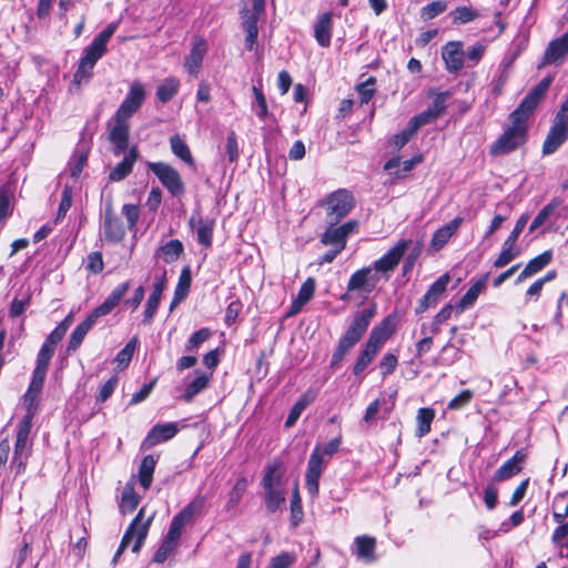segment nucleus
I'll return each mask as SVG.
<instances>
[{"label":"nucleus","instance_id":"obj_61","mask_svg":"<svg viewBox=\"0 0 568 568\" xmlns=\"http://www.w3.org/2000/svg\"><path fill=\"white\" fill-rule=\"evenodd\" d=\"M356 90L361 98V103H367L375 92V79L369 78L363 83L356 87Z\"/></svg>","mask_w":568,"mask_h":568},{"label":"nucleus","instance_id":"obj_20","mask_svg":"<svg viewBox=\"0 0 568 568\" xmlns=\"http://www.w3.org/2000/svg\"><path fill=\"white\" fill-rule=\"evenodd\" d=\"M100 317H101L100 315H98L94 311H92L83 322H81L79 325H77V327L73 329V332L70 336L69 343H68L67 351L69 353L75 352L80 347L85 335L93 327V325L97 323V321Z\"/></svg>","mask_w":568,"mask_h":568},{"label":"nucleus","instance_id":"obj_43","mask_svg":"<svg viewBox=\"0 0 568 568\" xmlns=\"http://www.w3.org/2000/svg\"><path fill=\"white\" fill-rule=\"evenodd\" d=\"M321 243L323 245H333L334 247L343 251L346 246V239L337 230L336 224H331V226L322 234Z\"/></svg>","mask_w":568,"mask_h":568},{"label":"nucleus","instance_id":"obj_57","mask_svg":"<svg viewBox=\"0 0 568 568\" xmlns=\"http://www.w3.org/2000/svg\"><path fill=\"white\" fill-rule=\"evenodd\" d=\"M246 486H247V480L244 477L240 478L235 483L234 487L232 488V490L230 493L227 508L237 506V504L240 503L242 496L244 495V493L246 490Z\"/></svg>","mask_w":568,"mask_h":568},{"label":"nucleus","instance_id":"obj_40","mask_svg":"<svg viewBox=\"0 0 568 568\" xmlns=\"http://www.w3.org/2000/svg\"><path fill=\"white\" fill-rule=\"evenodd\" d=\"M155 465L156 462L152 455H148L142 459L139 469V480L144 489H149L152 484Z\"/></svg>","mask_w":568,"mask_h":568},{"label":"nucleus","instance_id":"obj_27","mask_svg":"<svg viewBox=\"0 0 568 568\" xmlns=\"http://www.w3.org/2000/svg\"><path fill=\"white\" fill-rule=\"evenodd\" d=\"M315 280L308 277L301 286L296 298L292 302L288 311V316L296 315L303 308V306L311 301L315 293Z\"/></svg>","mask_w":568,"mask_h":568},{"label":"nucleus","instance_id":"obj_45","mask_svg":"<svg viewBox=\"0 0 568 568\" xmlns=\"http://www.w3.org/2000/svg\"><path fill=\"white\" fill-rule=\"evenodd\" d=\"M172 152L184 161L189 165H194V160L192 158L191 151L184 140H182L179 135H174L170 140Z\"/></svg>","mask_w":568,"mask_h":568},{"label":"nucleus","instance_id":"obj_52","mask_svg":"<svg viewBox=\"0 0 568 568\" xmlns=\"http://www.w3.org/2000/svg\"><path fill=\"white\" fill-rule=\"evenodd\" d=\"M479 17L480 13L477 10L466 6L457 7L454 11V22L459 24L468 23Z\"/></svg>","mask_w":568,"mask_h":568},{"label":"nucleus","instance_id":"obj_31","mask_svg":"<svg viewBox=\"0 0 568 568\" xmlns=\"http://www.w3.org/2000/svg\"><path fill=\"white\" fill-rule=\"evenodd\" d=\"M316 41L321 47H328L332 37V14L323 13L314 27Z\"/></svg>","mask_w":568,"mask_h":568},{"label":"nucleus","instance_id":"obj_41","mask_svg":"<svg viewBox=\"0 0 568 568\" xmlns=\"http://www.w3.org/2000/svg\"><path fill=\"white\" fill-rule=\"evenodd\" d=\"M562 201L558 197L552 199L534 219L529 226V232H535L538 227L544 225L546 221L555 213L561 205Z\"/></svg>","mask_w":568,"mask_h":568},{"label":"nucleus","instance_id":"obj_38","mask_svg":"<svg viewBox=\"0 0 568 568\" xmlns=\"http://www.w3.org/2000/svg\"><path fill=\"white\" fill-rule=\"evenodd\" d=\"M179 540L180 537H178L171 531H168L159 549L155 551L153 560L158 564L164 562L170 556V554L178 546Z\"/></svg>","mask_w":568,"mask_h":568},{"label":"nucleus","instance_id":"obj_6","mask_svg":"<svg viewBox=\"0 0 568 568\" xmlns=\"http://www.w3.org/2000/svg\"><path fill=\"white\" fill-rule=\"evenodd\" d=\"M33 413L29 412L18 424L14 452L11 466L16 473L24 471L28 458L30 456L29 435L32 427Z\"/></svg>","mask_w":568,"mask_h":568},{"label":"nucleus","instance_id":"obj_15","mask_svg":"<svg viewBox=\"0 0 568 568\" xmlns=\"http://www.w3.org/2000/svg\"><path fill=\"white\" fill-rule=\"evenodd\" d=\"M568 53V31L564 33L561 37L552 40L544 54V60L538 68L546 65H555L558 67L559 63L564 60L565 55Z\"/></svg>","mask_w":568,"mask_h":568},{"label":"nucleus","instance_id":"obj_62","mask_svg":"<svg viewBox=\"0 0 568 568\" xmlns=\"http://www.w3.org/2000/svg\"><path fill=\"white\" fill-rule=\"evenodd\" d=\"M436 119H438V116L428 108L427 110L412 118L409 123L417 131L420 126L432 123Z\"/></svg>","mask_w":568,"mask_h":568},{"label":"nucleus","instance_id":"obj_51","mask_svg":"<svg viewBox=\"0 0 568 568\" xmlns=\"http://www.w3.org/2000/svg\"><path fill=\"white\" fill-rule=\"evenodd\" d=\"M12 214L11 194L8 189H0V230L4 221Z\"/></svg>","mask_w":568,"mask_h":568},{"label":"nucleus","instance_id":"obj_64","mask_svg":"<svg viewBox=\"0 0 568 568\" xmlns=\"http://www.w3.org/2000/svg\"><path fill=\"white\" fill-rule=\"evenodd\" d=\"M295 562V556L290 552H282L271 559L268 568H290Z\"/></svg>","mask_w":568,"mask_h":568},{"label":"nucleus","instance_id":"obj_2","mask_svg":"<svg viewBox=\"0 0 568 568\" xmlns=\"http://www.w3.org/2000/svg\"><path fill=\"white\" fill-rule=\"evenodd\" d=\"M341 443L342 439L338 436L329 440L324 446L316 445L312 452L305 475V486L312 497H316L318 495V481L323 469L327 465L325 457H332L338 450Z\"/></svg>","mask_w":568,"mask_h":568},{"label":"nucleus","instance_id":"obj_46","mask_svg":"<svg viewBox=\"0 0 568 568\" xmlns=\"http://www.w3.org/2000/svg\"><path fill=\"white\" fill-rule=\"evenodd\" d=\"M178 80L168 78L158 87L156 97L162 103H166L178 93Z\"/></svg>","mask_w":568,"mask_h":568},{"label":"nucleus","instance_id":"obj_54","mask_svg":"<svg viewBox=\"0 0 568 568\" xmlns=\"http://www.w3.org/2000/svg\"><path fill=\"white\" fill-rule=\"evenodd\" d=\"M552 254L550 251H546L538 256L530 260L525 266L528 272L534 275L547 266L551 261Z\"/></svg>","mask_w":568,"mask_h":568},{"label":"nucleus","instance_id":"obj_1","mask_svg":"<svg viewBox=\"0 0 568 568\" xmlns=\"http://www.w3.org/2000/svg\"><path fill=\"white\" fill-rule=\"evenodd\" d=\"M552 82L548 75L535 85L519 105L508 115V123L503 133L490 145L489 153L494 156L508 154L523 146L528 138L529 120L544 99Z\"/></svg>","mask_w":568,"mask_h":568},{"label":"nucleus","instance_id":"obj_47","mask_svg":"<svg viewBox=\"0 0 568 568\" xmlns=\"http://www.w3.org/2000/svg\"><path fill=\"white\" fill-rule=\"evenodd\" d=\"M192 282L191 271L189 267H184L181 271L179 283L175 287L174 292V302H181L184 300L189 293L190 286Z\"/></svg>","mask_w":568,"mask_h":568},{"label":"nucleus","instance_id":"obj_8","mask_svg":"<svg viewBox=\"0 0 568 568\" xmlns=\"http://www.w3.org/2000/svg\"><path fill=\"white\" fill-rule=\"evenodd\" d=\"M354 204L353 194L345 189L331 193L323 202V205L326 206L327 222L336 224L352 211Z\"/></svg>","mask_w":568,"mask_h":568},{"label":"nucleus","instance_id":"obj_44","mask_svg":"<svg viewBox=\"0 0 568 568\" xmlns=\"http://www.w3.org/2000/svg\"><path fill=\"white\" fill-rule=\"evenodd\" d=\"M486 47L483 43H475L468 48L464 47L466 69L475 68L484 57Z\"/></svg>","mask_w":568,"mask_h":568},{"label":"nucleus","instance_id":"obj_3","mask_svg":"<svg viewBox=\"0 0 568 568\" xmlns=\"http://www.w3.org/2000/svg\"><path fill=\"white\" fill-rule=\"evenodd\" d=\"M393 333V317H386L378 326L374 327L359 354L354 368V375L361 374L375 358L385 342Z\"/></svg>","mask_w":568,"mask_h":568},{"label":"nucleus","instance_id":"obj_56","mask_svg":"<svg viewBox=\"0 0 568 568\" xmlns=\"http://www.w3.org/2000/svg\"><path fill=\"white\" fill-rule=\"evenodd\" d=\"M450 281L449 274H443L439 276L426 292V294L435 302L442 296V294L446 291V287Z\"/></svg>","mask_w":568,"mask_h":568},{"label":"nucleus","instance_id":"obj_60","mask_svg":"<svg viewBox=\"0 0 568 568\" xmlns=\"http://www.w3.org/2000/svg\"><path fill=\"white\" fill-rule=\"evenodd\" d=\"M30 304V295L28 293L23 294L21 297H14L12 303H11V306H10V316L11 317H18L20 316L24 310L29 306Z\"/></svg>","mask_w":568,"mask_h":568},{"label":"nucleus","instance_id":"obj_19","mask_svg":"<svg viewBox=\"0 0 568 568\" xmlns=\"http://www.w3.org/2000/svg\"><path fill=\"white\" fill-rule=\"evenodd\" d=\"M526 453L520 449L515 453V455L506 460L495 473L494 480L495 481H505L521 470V464L526 459Z\"/></svg>","mask_w":568,"mask_h":568},{"label":"nucleus","instance_id":"obj_18","mask_svg":"<svg viewBox=\"0 0 568 568\" xmlns=\"http://www.w3.org/2000/svg\"><path fill=\"white\" fill-rule=\"evenodd\" d=\"M241 13L243 18V29L246 32L245 43L246 47L252 50L258 34L257 21L264 11H258L253 7L252 9H243Z\"/></svg>","mask_w":568,"mask_h":568},{"label":"nucleus","instance_id":"obj_49","mask_svg":"<svg viewBox=\"0 0 568 568\" xmlns=\"http://www.w3.org/2000/svg\"><path fill=\"white\" fill-rule=\"evenodd\" d=\"M435 417V412L432 408H420L417 414V435L425 436L430 430V424Z\"/></svg>","mask_w":568,"mask_h":568},{"label":"nucleus","instance_id":"obj_26","mask_svg":"<svg viewBox=\"0 0 568 568\" xmlns=\"http://www.w3.org/2000/svg\"><path fill=\"white\" fill-rule=\"evenodd\" d=\"M463 222L464 219L462 216H456L449 223L438 229L432 239V247L436 251L443 248L450 237L458 231Z\"/></svg>","mask_w":568,"mask_h":568},{"label":"nucleus","instance_id":"obj_17","mask_svg":"<svg viewBox=\"0 0 568 568\" xmlns=\"http://www.w3.org/2000/svg\"><path fill=\"white\" fill-rule=\"evenodd\" d=\"M377 282L378 277L373 274V270L371 267H363L352 274L347 283V291H365L369 293L373 291Z\"/></svg>","mask_w":568,"mask_h":568},{"label":"nucleus","instance_id":"obj_50","mask_svg":"<svg viewBox=\"0 0 568 568\" xmlns=\"http://www.w3.org/2000/svg\"><path fill=\"white\" fill-rule=\"evenodd\" d=\"M303 519L302 499L298 491V485L295 484L292 498H291V520L294 526H297Z\"/></svg>","mask_w":568,"mask_h":568},{"label":"nucleus","instance_id":"obj_37","mask_svg":"<svg viewBox=\"0 0 568 568\" xmlns=\"http://www.w3.org/2000/svg\"><path fill=\"white\" fill-rule=\"evenodd\" d=\"M487 278H488V274H486L483 278L477 281L475 284H473L468 288V291L465 293V295L460 298L459 304L457 306L459 312H464L466 308L474 305V303L478 298L479 294L484 290Z\"/></svg>","mask_w":568,"mask_h":568},{"label":"nucleus","instance_id":"obj_35","mask_svg":"<svg viewBox=\"0 0 568 568\" xmlns=\"http://www.w3.org/2000/svg\"><path fill=\"white\" fill-rule=\"evenodd\" d=\"M314 400H315L314 393L307 392V393L303 394L298 398V400L293 405V407L291 408V412L285 422V427L286 428L292 427L297 422V419L300 418L302 413L306 409V407L308 405H311Z\"/></svg>","mask_w":568,"mask_h":568},{"label":"nucleus","instance_id":"obj_9","mask_svg":"<svg viewBox=\"0 0 568 568\" xmlns=\"http://www.w3.org/2000/svg\"><path fill=\"white\" fill-rule=\"evenodd\" d=\"M376 306L371 305L367 308L357 312L345 334L341 337L338 344L347 349L353 348L367 331L372 318L375 316Z\"/></svg>","mask_w":568,"mask_h":568},{"label":"nucleus","instance_id":"obj_16","mask_svg":"<svg viewBox=\"0 0 568 568\" xmlns=\"http://www.w3.org/2000/svg\"><path fill=\"white\" fill-rule=\"evenodd\" d=\"M443 59L449 71H459L466 69L465 55H464V43L460 41H450L443 47L442 50Z\"/></svg>","mask_w":568,"mask_h":568},{"label":"nucleus","instance_id":"obj_13","mask_svg":"<svg viewBox=\"0 0 568 568\" xmlns=\"http://www.w3.org/2000/svg\"><path fill=\"white\" fill-rule=\"evenodd\" d=\"M144 97L145 93L143 87L140 83H133L128 95L119 106L114 118L128 121V119L140 109L144 101Z\"/></svg>","mask_w":568,"mask_h":568},{"label":"nucleus","instance_id":"obj_34","mask_svg":"<svg viewBox=\"0 0 568 568\" xmlns=\"http://www.w3.org/2000/svg\"><path fill=\"white\" fill-rule=\"evenodd\" d=\"M211 377L212 375L205 373L197 374L196 377L185 386L184 394L181 398L186 403L192 402L197 394L209 386Z\"/></svg>","mask_w":568,"mask_h":568},{"label":"nucleus","instance_id":"obj_53","mask_svg":"<svg viewBox=\"0 0 568 568\" xmlns=\"http://www.w3.org/2000/svg\"><path fill=\"white\" fill-rule=\"evenodd\" d=\"M136 344H138V338L136 337H133L125 346L124 348H122L116 357H115V363H118L119 367L121 368H124L126 367L131 359H132V356H133V353L136 348Z\"/></svg>","mask_w":568,"mask_h":568},{"label":"nucleus","instance_id":"obj_29","mask_svg":"<svg viewBox=\"0 0 568 568\" xmlns=\"http://www.w3.org/2000/svg\"><path fill=\"white\" fill-rule=\"evenodd\" d=\"M190 224L195 227L197 242L205 247H210L212 245L214 221L199 217L195 222L194 216H192Z\"/></svg>","mask_w":568,"mask_h":568},{"label":"nucleus","instance_id":"obj_42","mask_svg":"<svg viewBox=\"0 0 568 568\" xmlns=\"http://www.w3.org/2000/svg\"><path fill=\"white\" fill-rule=\"evenodd\" d=\"M206 52V43L204 40L200 39L196 40L191 49L190 54L187 55L185 60V67H187L190 70H194L196 68H200L203 58Z\"/></svg>","mask_w":568,"mask_h":568},{"label":"nucleus","instance_id":"obj_36","mask_svg":"<svg viewBox=\"0 0 568 568\" xmlns=\"http://www.w3.org/2000/svg\"><path fill=\"white\" fill-rule=\"evenodd\" d=\"M140 503V496L135 493L134 485L126 483L122 490L120 510L122 514L132 513Z\"/></svg>","mask_w":568,"mask_h":568},{"label":"nucleus","instance_id":"obj_25","mask_svg":"<svg viewBox=\"0 0 568 568\" xmlns=\"http://www.w3.org/2000/svg\"><path fill=\"white\" fill-rule=\"evenodd\" d=\"M355 550L354 554L356 557L366 562L372 564L376 560L375 548H376V539L371 536H358L354 540Z\"/></svg>","mask_w":568,"mask_h":568},{"label":"nucleus","instance_id":"obj_39","mask_svg":"<svg viewBox=\"0 0 568 568\" xmlns=\"http://www.w3.org/2000/svg\"><path fill=\"white\" fill-rule=\"evenodd\" d=\"M519 253L520 251L518 247H516L515 243L505 240L503 243L501 252L493 263L494 267L500 268L508 265L519 255Z\"/></svg>","mask_w":568,"mask_h":568},{"label":"nucleus","instance_id":"obj_14","mask_svg":"<svg viewBox=\"0 0 568 568\" xmlns=\"http://www.w3.org/2000/svg\"><path fill=\"white\" fill-rule=\"evenodd\" d=\"M412 241L400 240L394 247L374 263L376 272L387 273L394 271L408 250Z\"/></svg>","mask_w":568,"mask_h":568},{"label":"nucleus","instance_id":"obj_7","mask_svg":"<svg viewBox=\"0 0 568 568\" xmlns=\"http://www.w3.org/2000/svg\"><path fill=\"white\" fill-rule=\"evenodd\" d=\"M568 95L558 110L542 145V153L552 154L568 138Z\"/></svg>","mask_w":568,"mask_h":568},{"label":"nucleus","instance_id":"obj_12","mask_svg":"<svg viewBox=\"0 0 568 568\" xmlns=\"http://www.w3.org/2000/svg\"><path fill=\"white\" fill-rule=\"evenodd\" d=\"M102 230L108 242L118 243L125 236V227L119 216L115 215L112 203L105 204Z\"/></svg>","mask_w":568,"mask_h":568},{"label":"nucleus","instance_id":"obj_58","mask_svg":"<svg viewBox=\"0 0 568 568\" xmlns=\"http://www.w3.org/2000/svg\"><path fill=\"white\" fill-rule=\"evenodd\" d=\"M72 205V189L65 185L62 190L61 202L57 213V222L62 220Z\"/></svg>","mask_w":568,"mask_h":568},{"label":"nucleus","instance_id":"obj_30","mask_svg":"<svg viewBox=\"0 0 568 568\" xmlns=\"http://www.w3.org/2000/svg\"><path fill=\"white\" fill-rule=\"evenodd\" d=\"M47 376V371L42 368H34L32 373L31 383L29 385L28 392L24 395V404L28 406V410H31L38 395L42 390L44 379Z\"/></svg>","mask_w":568,"mask_h":568},{"label":"nucleus","instance_id":"obj_5","mask_svg":"<svg viewBox=\"0 0 568 568\" xmlns=\"http://www.w3.org/2000/svg\"><path fill=\"white\" fill-rule=\"evenodd\" d=\"M262 485L264 487L265 507L270 513H275L285 504L282 474L277 471L276 465L266 467Z\"/></svg>","mask_w":568,"mask_h":568},{"label":"nucleus","instance_id":"obj_59","mask_svg":"<svg viewBox=\"0 0 568 568\" xmlns=\"http://www.w3.org/2000/svg\"><path fill=\"white\" fill-rule=\"evenodd\" d=\"M447 8V4L443 1H433L422 9V17L425 20H430L443 13Z\"/></svg>","mask_w":568,"mask_h":568},{"label":"nucleus","instance_id":"obj_23","mask_svg":"<svg viewBox=\"0 0 568 568\" xmlns=\"http://www.w3.org/2000/svg\"><path fill=\"white\" fill-rule=\"evenodd\" d=\"M178 426L175 423L156 424L151 428L144 444L152 447L162 442L172 439L178 434Z\"/></svg>","mask_w":568,"mask_h":568},{"label":"nucleus","instance_id":"obj_48","mask_svg":"<svg viewBox=\"0 0 568 568\" xmlns=\"http://www.w3.org/2000/svg\"><path fill=\"white\" fill-rule=\"evenodd\" d=\"M568 517V491L557 495L554 498V519L560 524Z\"/></svg>","mask_w":568,"mask_h":568},{"label":"nucleus","instance_id":"obj_21","mask_svg":"<svg viewBox=\"0 0 568 568\" xmlns=\"http://www.w3.org/2000/svg\"><path fill=\"white\" fill-rule=\"evenodd\" d=\"M165 287V274H162L161 276H158L155 278V282L153 284V291L148 298L144 314H143V323L150 324L158 311V307L160 305V301L162 297V293Z\"/></svg>","mask_w":568,"mask_h":568},{"label":"nucleus","instance_id":"obj_55","mask_svg":"<svg viewBox=\"0 0 568 568\" xmlns=\"http://www.w3.org/2000/svg\"><path fill=\"white\" fill-rule=\"evenodd\" d=\"M126 220L128 229L131 232L136 231V224L140 217V209L135 204H124L121 210Z\"/></svg>","mask_w":568,"mask_h":568},{"label":"nucleus","instance_id":"obj_33","mask_svg":"<svg viewBox=\"0 0 568 568\" xmlns=\"http://www.w3.org/2000/svg\"><path fill=\"white\" fill-rule=\"evenodd\" d=\"M183 251L184 247L180 240H171L156 250L155 257L162 258L165 263L170 264L179 260Z\"/></svg>","mask_w":568,"mask_h":568},{"label":"nucleus","instance_id":"obj_63","mask_svg":"<svg viewBox=\"0 0 568 568\" xmlns=\"http://www.w3.org/2000/svg\"><path fill=\"white\" fill-rule=\"evenodd\" d=\"M397 363H398V361H397V356L395 354H392V353L385 354L379 363V368H381L382 375L384 377L387 375H390L396 369Z\"/></svg>","mask_w":568,"mask_h":568},{"label":"nucleus","instance_id":"obj_28","mask_svg":"<svg viewBox=\"0 0 568 568\" xmlns=\"http://www.w3.org/2000/svg\"><path fill=\"white\" fill-rule=\"evenodd\" d=\"M138 154L139 152L136 146H132L123 160L111 170L109 179L111 181H121L125 179L131 173L133 164L138 159Z\"/></svg>","mask_w":568,"mask_h":568},{"label":"nucleus","instance_id":"obj_4","mask_svg":"<svg viewBox=\"0 0 568 568\" xmlns=\"http://www.w3.org/2000/svg\"><path fill=\"white\" fill-rule=\"evenodd\" d=\"M144 511L145 508L142 507L139 513L136 514L135 518L132 520L130 526L128 527L124 536L122 537V540L120 542V546L113 557V562H116L121 554L124 551V549L130 545V542L135 539L134 545L132 547L133 552H138L140 548L142 547L150 526L154 519V514H151L148 518H144Z\"/></svg>","mask_w":568,"mask_h":568},{"label":"nucleus","instance_id":"obj_32","mask_svg":"<svg viewBox=\"0 0 568 568\" xmlns=\"http://www.w3.org/2000/svg\"><path fill=\"white\" fill-rule=\"evenodd\" d=\"M104 48L92 41L91 44L84 49L83 55L79 60L78 71L91 70L95 65L97 61L104 54Z\"/></svg>","mask_w":568,"mask_h":568},{"label":"nucleus","instance_id":"obj_22","mask_svg":"<svg viewBox=\"0 0 568 568\" xmlns=\"http://www.w3.org/2000/svg\"><path fill=\"white\" fill-rule=\"evenodd\" d=\"M109 139L114 144V154L120 155L123 153L129 144L128 121L114 118V125L110 131Z\"/></svg>","mask_w":568,"mask_h":568},{"label":"nucleus","instance_id":"obj_11","mask_svg":"<svg viewBox=\"0 0 568 568\" xmlns=\"http://www.w3.org/2000/svg\"><path fill=\"white\" fill-rule=\"evenodd\" d=\"M149 169L158 176L172 195H180L184 192L181 175L171 165L163 162H155L150 163Z\"/></svg>","mask_w":568,"mask_h":568},{"label":"nucleus","instance_id":"obj_24","mask_svg":"<svg viewBox=\"0 0 568 568\" xmlns=\"http://www.w3.org/2000/svg\"><path fill=\"white\" fill-rule=\"evenodd\" d=\"M129 288V281L120 283L113 288V291L105 298V301L101 305L95 307L93 311L101 317L110 314L113 311V308L121 302L124 295L128 293Z\"/></svg>","mask_w":568,"mask_h":568},{"label":"nucleus","instance_id":"obj_10","mask_svg":"<svg viewBox=\"0 0 568 568\" xmlns=\"http://www.w3.org/2000/svg\"><path fill=\"white\" fill-rule=\"evenodd\" d=\"M205 507V497L195 496L179 514H176L169 527V531L181 538L183 528L192 525L197 517L203 514Z\"/></svg>","mask_w":568,"mask_h":568}]
</instances>
